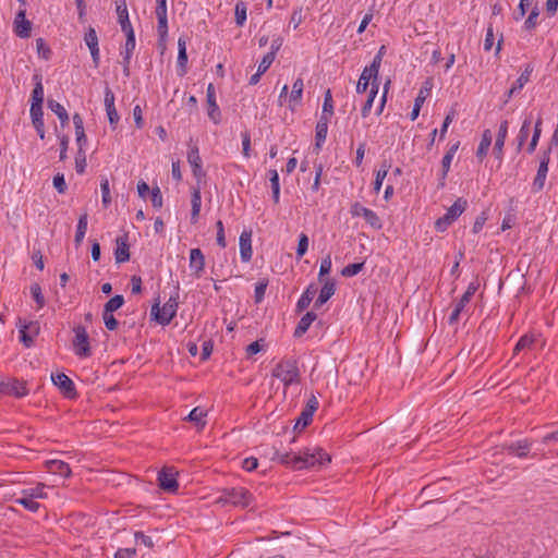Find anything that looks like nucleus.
Segmentation results:
<instances>
[{
  "label": "nucleus",
  "mask_w": 558,
  "mask_h": 558,
  "mask_svg": "<svg viewBox=\"0 0 558 558\" xmlns=\"http://www.w3.org/2000/svg\"><path fill=\"white\" fill-rule=\"evenodd\" d=\"M277 456L280 463L295 470L322 466L330 462L329 454L318 447L306 448L299 453L286 452Z\"/></svg>",
  "instance_id": "1"
},
{
  "label": "nucleus",
  "mask_w": 558,
  "mask_h": 558,
  "mask_svg": "<svg viewBox=\"0 0 558 558\" xmlns=\"http://www.w3.org/2000/svg\"><path fill=\"white\" fill-rule=\"evenodd\" d=\"M271 376L279 379L284 389L292 385L300 384L301 373L298 362L292 359L279 361L271 371Z\"/></svg>",
  "instance_id": "2"
},
{
  "label": "nucleus",
  "mask_w": 558,
  "mask_h": 558,
  "mask_svg": "<svg viewBox=\"0 0 558 558\" xmlns=\"http://www.w3.org/2000/svg\"><path fill=\"white\" fill-rule=\"evenodd\" d=\"M179 307V291L174 290L169 296L168 301L160 307V302L157 300L150 310L151 317L161 326H167L171 323L177 315Z\"/></svg>",
  "instance_id": "3"
},
{
  "label": "nucleus",
  "mask_w": 558,
  "mask_h": 558,
  "mask_svg": "<svg viewBox=\"0 0 558 558\" xmlns=\"http://www.w3.org/2000/svg\"><path fill=\"white\" fill-rule=\"evenodd\" d=\"M252 502L251 493L244 487L226 488L217 497L216 504L246 508Z\"/></svg>",
  "instance_id": "4"
},
{
  "label": "nucleus",
  "mask_w": 558,
  "mask_h": 558,
  "mask_svg": "<svg viewBox=\"0 0 558 558\" xmlns=\"http://www.w3.org/2000/svg\"><path fill=\"white\" fill-rule=\"evenodd\" d=\"M466 207L468 201L462 197L458 198L453 203V205L447 209L446 214L436 220L435 228L438 231L446 230L448 226H450L454 220H457L462 215Z\"/></svg>",
  "instance_id": "5"
},
{
  "label": "nucleus",
  "mask_w": 558,
  "mask_h": 558,
  "mask_svg": "<svg viewBox=\"0 0 558 558\" xmlns=\"http://www.w3.org/2000/svg\"><path fill=\"white\" fill-rule=\"evenodd\" d=\"M74 339H73V352L76 356L81 359H85L92 355V350L89 345V337L87 330L84 326L78 325L75 326L74 329Z\"/></svg>",
  "instance_id": "6"
},
{
  "label": "nucleus",
  "mask_w": 558,
  "mask_h": 558,
  "mask_svg": "<svg viewBox=\"0 0 558 558\" xmlns=\"http://www.w3.org/2000/svg\"><path fill=\"white\" fill-rule=\"evenodd\" d=\"M178 472L170 466H165L158 472L157 481L159 487L167 492L174 494L179 489Z\"/></svg>",
  "instance_id": "7"
},
{
  "label": "nucleus",
  "mask_w": 558,
  "mask_h": 558,
  "mask_svg": "<svg viewBox=\"0 0 558 558\" xmlns=\"http://www.w3.org/2000/svg\"><path fill=\"white\" fill-rule=\"evenodd\" d=\"M470 302L471 300L462 295L457 301H454L452 311L448 317V324L450 326L458 325L463 317L468 318L471 315Z\"/></svg>",
  "instance_id": "8"
},
{
  "label": "nucleus",
  "mask_w": 558,
  "mask_h": 558,
  "mask_svg": "<svg viewBox=\"0 0 558 558\" xmlns=\"http://www.w3.org/2000/svg\"><path fill=\"white\" fill-rule=\"evenodd\" d=\"M550 153H551L550 147H548L546 150L541 153L539 166H538L535 179L533 181V190L535 192H539L544 189L547 172H548V163L550 160Z\"/></svg>",
  "instance_id": "9"
},
{
  "label": "nucleus",
  "mask_w": 558,
  "mask_h": 558,
  "mask_svg": "<svg viewBox=\"0 0 558 558\" xmlns=\"http://www.w3.org/2000/svg\"><path fill=\"white\" fill-rule=\"evenodd\" d=\"M20 340L26 348H29L34 343V338L39 333L38 322H22L17 324Z\"/></svg>",
  "instance_id": "10"
},
{
  "label": "nucleus",
  "mask_w": 558,
  "mask_h": 558,
  "mask_svg": "<svg viewBox=\"0 0 558 558\" xmlns=\"http://www.w3.org/2000/svg\"><path fill=\"white\" fill-rule=\"evenodd\" d=\"M51 380L53 385L57 386L66 398H75V385L68 375H65L64 373L52 374Z\"/></svg>",
  "instance_id": "11"
},
{
  "label": "nucleus",
  "mask_w": 558,
  "mask_h": 558,
  "mask_svg": "<svg viewBox=\"0 0 558 558\" xmlns=\"http://www.w3.org/2000/svg\"><path fill=\"white\" fill-rule=\"evenodd\" d=\"M206 101H207V114L208 118L215 123L219 124L221 121V112L219 106L216 101V90L213 83L208 84L206 90Z\"/></svg>",
  "instance_id": "12"
},
{
  "label": "nucleus",
  "mask_w": 558,
  "mask_h": 558,
  "mask_svg": "<svg viewBox=\"0 0 558 558\" xmlns=\"http://www.w3.org/2000/svg\"><path fill=\"white\" fill-rule=\"evenodd\" d=\"M116 12L118 15V22L125 36H129L130 34L135 35L133 26L129 19L126 0H116Z\"/></svg>",
  "instance_id": "13"
},
{
  "label": "nucleus",
  "mask_w": 558,
  "mask_h": 558,
  "mask_svg": "<svg viewBox=\"0 0 558 558\" xmlns=\"http://www.w3.org/2000/svg\"><path fill=\"white\" fill-rule=\"evenodd\" d=\"M432 87H433V85L429 80H427L423 83V86L421 87V89L415 98L413 109L410 113V119L412 121L417 119L423 104L425 102L427 96L430 94Z\"/></svg>",
  "instance_id": "14"
},
{
  "label": "nucleus",
  "mask_w": 558,
  "mask_h": 558,
  "mask_svg": "<svg viewBox=\"0 0 558 558\" xmlns=\"http://www.w3.org/2000/svg\"><path fill=\"white\" fill-rule=\"evenodd\" d=\"M187 161L192 168L193 175L201 181L205 177V172L202 167V158L199 156L198 147L192 146L187 153Z\"/></svg>",
  "instance_id": "15"
},
{
  "label": "nucleus",
  "mask_w": 558,
  "mask_h": 558,
  "mask_svg": "<svg viewBox=\"0 0 558 558\" xmlns=\"http://www.w3.org/2000/svg\"><path fill=\"white\" fill-rule=\"evenodd\" d=\"M135 35H129L126 36V40H125V44H124V48L123 50L121 51V56H122V65H123V74L125 77H129L130 76V62H131V58H132V54H133V51L135 49Z\"/></svg>",
  "instance_id": "16"
},
{
  "label": "nucleus",
  "mask_w": 558,
  "mask_h": 558,
  "mask_svg": "<svg viewBox=\"0 0 558 558\" xmlns=\"http://www.w3.org/2000/svg\"><path fill=\"white\" fill-rule=\"evenodd\" d=\"M304 83L301 77L296 78L292 85V90L288 98V108L291 111H295L296 108L302 104Z\"/></svg>",
  "instance_id": "17"
},
{
  "label": "nucleus",
  "mask_w": 558,
  "mask_h": 558,
  "mask_svg": "<svg viewBox=\"0 0 558 558\" xmlns=\"http://www.w3.org/2000/svg\"><path fill=\"white\" fill-rule=\"evenodd\" d=\"M0 390L5 395L14 396L17 398L24 397L28 392L26 386L16 379L1 383Z\"/></svg>",
  "instance_id": "18"
},
{
  "label": "nucleus",
  "mask_w": 558,
  "mask_h": 558,
  "mask_svg": "<svg viewBox=\"0 0 558 558\" xmlns=\"http://www.w3.org/2000/svg\"><path fill=\"white\" fill-rule=\"evenodd\" d=\"M507 135H508V121L505 120L499 125L498 134H497L496 141H495V145H494V149H493L494 155L500 161L502 160V154H504L502 149H504V146H505V142H506Z\"/></svg>",
  "instance_id": "19"
},
{
  "label": "nucleus",
  "mask_w": 558,
  "mask_h": 558,
  "mask_svg": "<svg viewBox=\"0 0 558 558\" xmlns=\"http://www.w3.org/2000/svg\"><path fill=\"white\" fill-rule=\"evenodd\" d=\"M323 287L319 291L318 298L315 301V307H319L325 304L336 292V282L331 279H325L322 281Z\"/></svg>",
  "instance_id": "20"
},
{
  "label": "nucleus",
  "mask_w": 558,
  "mask_h": 558,
  "mask_svg": "<svg viewBox=\"0 0 558 558\" xmlns=\"http://www.w3.org/2000/svg\"><path fill=\"white\" fill-rule=\"evenodd\" d=\"M374 84L379 85L378 75L374 74L373 72H368V70L364 68L356 84V93L363 94L367 90L369 85L372 87Z\"/></svg>",
  "instance_id": "21"
},
{
  "label": "nucleus",
  "mask_w": 558,
  "mask_h": 558,
  "mask_svg": "<svg viewBox=\"0 0 558 558\" xmlns=\"http://www.w3.org/2000/svg\"><path fill=\"white\" fill-rule=\"evenodd\" d=\"M459 145L460 143L457 142L454 144H452L449 149L447 150V153L445 154V156L442 157V160H441V175H440V186H444L445 185V180H446V177L450 170V166H451V161L459 148Z\"/></svg>",
  "instance_id": "22"
},
{
  "label": "nucleus",
  "mask_w": 558,
  "mask_h": 558,
  "mask_svg": "<svg viewBox=\"0 0 558 558\" xmlns=\"http://www.w3.org/2000/svg\"><path fill=\"white\" fill-rule=\"evenodd\" d=\"M45 466L49 473L58 474L63 477H70L72 473L69 464L61 460H47Z\"/></svg>",
  "instance_id": "23"
},
{
  "label": "nucleus",
  "mask_w": 558,
  "mask_h": 558,
  "mask_svg": "<svg viewBox=\"0 0 558 558\" xmlns=\"http://www.w3.org/2000/svg\"><path fill=\"white\" fill-rule=\"evenodd\" d=\"M329 117L327 114H322L315 130V146L317 149L322 148L323 143L326 141L327 132H328V123Z\"/></svg>",
  "instance_id": "24"
},
{
  "label": "nucleus",
  "mask_w": 558,
  "mask_h": 558,
  "mask_svg": "<svg viewBox=\"0 0 558 558\" xmlns=\"http://www.w3.org/2000/svg\"><path fill=\"white\" fill-rule=\"evenodd\" d=\"M15 34L21 38H27L31 36L32 24L25 19V11H20L16 14L15 21Z\"/></svg>",
  "instance_id": "25"
},
{
  "label": "nucleus",
  "mask_w": 558,
  "mask_h": 558,
  "mask_svg": "<svg viewBox=\"0 0 558 558\" xmlns=\"http://www.w3.org/2000/svg\"><path fill=\"white\" fill-rule=\"evenodd\" d=\"M352 213L356 216L363 217L372 227H380V220L373 210L360 204H355L352 207Z\"/></svg>",
  "instance_id": "26"
},
{
  "label": "nucleus",
  "mask_w": 558,
  "mask_h": 558,
  "mask_svg": "<svg viewBox=\"0 0 558 558\" xmlns=\"http://www.w3.org/2000/svg\"><path fill=\"white\" fill-rule=\"evenodd\" d=\"M506 450L509 454L515 456L518 458H525L527 457L531 450V442H529L525 439L518 440L515 442L508 445Z\"/></svg>",
  "instance_id": "27"
},
{
  "label": "nucleus",
  "mask_w": 558,
  "mask_h": 558,
  "mask_svg": "<svg viewBox=\"0 0 558 558\" xmlns=\"http://www.w3.org/2000/svg\"><path fill=\"white\" fill-rule=\"evenodd\" d=\"M178 69L179 75L183 76L186 73L187 54H186V40L180 37L178 40Z\"/></svg>",
  "instance_id": "28"
},
{
  "label": "nucleus",
  "mask_w": 558,
  "mask_h": 558,
  "mask_svg": "<svg viewBox=\"0 0 558 558\" xmlns=\"http://www.w3.org/2000/svg\"><path fill=\"white\" fill-rule=\"evenodd\" d=\"M207 411L202 407L194 408L186 416V420L194 423L198 429L206 425Z\"/></svg>",
  "instance_id": "29"
},
{
  "label": "nucleus",
  "mask_w": 558,
  "mask_h": 558,
  "mask_svg": "<svg viewBox=\"0 0 558 558\" xmlns=\"http://www.w3.org/2000/svg\"><path fill=\"white\" fill-rule=\"evenodd\" d=\"M492 141H493V135H492L490 130H485L482 134V138H481L480 145L476 150V157L480 160H483V158L486 157L488 149L492 145Z\"/></svg>",
  "instance_id": "30"
},
{
  "label": "nucleus",
  "mask_w": 558,
  "mask_h": 558,
  "mask_svg": "<svg viewBox=\"0 0 558 558\" xmlns=\"http://www.w3.org/2000/svg\"><path fill=\"white\" fill-rule=\"evenodd\" d=\"M247 7L248 2L246 0H239L234 7V17L235 24L239 27H242L247 19Z\"/></svg>",
  "instance_id": "31"
},
{
  "label": "nucleus",
  "mask_w": 558,
  "mask_h": 558,
  "mask_svg": "<svg viewBox=\"0 0 558 558\" xmlns=\"http://www.w3.org/2000/svg\"><path fill=\"white\" fill-rule=\"evenodd\" d=\"M204 265L205 258L202 251L198 247L192 248L190 253V268L196 272H199L203 270Z\"/></svg>",
  "instance_id": "32"
},
{
  "label": "nucleus",
  "mask_w": 558,
  "mask_h": 558,
  "mask_svg": "<svg viewBox=\"0 0 558 558\" xmlns=\"http://www.w3.org/2000/svg\"><path fill=\"white\" fill-rule=\"evenodd\" d=\"M316 292H317V289L313 284H311L306 288V290L301 294V296L296 303V307L300 312L304 311L305 308L308 307V305L313 301Z\"/></svg>",
  "instance_id": "33"
},
{
  "label": "nucleus",
  "mask_w": 558,
  "mask_h": 558,
  "mask_svg": "<svg viewBox=\"0 0 558 558\" xmlns=\"http://www.w3.org/2000/svg\"><path fill=\"white\" fill-rule=\"evenodd\" d=\"M316 319V314H314L313 312H307L299 322L296 328H295V331H294V336L295 337H301L302 335H304L310 326L312 325V323Z\"/></svg>",
  "instance_id": "34"
},
{
  "label": "nucleus",
  "mask_w": 558,
  "mask_h": 558,
  "mask_svg": "<svg viewBox=\"0 0 558 558\" xmlns=\"http://www.w3.org/2000/svg\"><path fill=\"white\" fill-rule=\"evenodd\" d=\"M48 108L58 116L62 126L69 123V114L60 102L53 99H49Z\"/></svg>",
  "instance_id": "35"
},
{
  "label": "nucleus",
  "mask_w": 558,
  "mask_h": 558,
  "mask_svg": "<svg viewBox=\"0 0 558 558\" xmlns=\"http://www.w3.org/2000/svg\"><path fill=\"white\" fill-rule=\"evenodd\" d=\"M35 87L32 92V104L33 105H43L44 102V87L41 83V75H34Z\"/></svg>",
  "instance_id": "36"
},
{
  "label": "nucleus",
  "mask_w": 558,
  "mask_h": 558,
  "mask_svg": "<svg viewBox=\"0 0 558 558\" xmlns=\"http://www.w3.org/2000/svg\"><path fill=\"white\" fill-rule=\"evenodd\" d=\"M14 501L31 512H37L40 507V504L36 501V499L29 496H24V492H21V496L16 497Z\"/></svg>",
  "instance_id": "37"
},
{
  "label": "nucleus",
  "mask_w": 558,
  "mask_h": 558,
  "mask_svg": "<svg viewBox=\"0 0 558 558\" xmlns=\"http://www.w3.org/2000/svg\"><path fill=\"white\" fill-rule=\"evenodd\" d=\"M46 487L45 484L38 483L34 487L24 488L22 492H24V496H29L34 499H45L48 497Z\"/></svg>",
  "instance_id": "38"
},
{
  "label": "nucleus",
  "mask_w": 558,
  "mask_h": 558,
  "mask_svg": "<svg viewBox=\"0 0 558 558\" xmlns=\"http://www.w3.org/2000/svg\"><path fill=\"white\" fill-rule=\"evenodd\" d=\"M158 20L157 32L160 40H165L168 36V19L167 11L156 12Z\"/></svg>",
  "instance_id": "39"
},
{
  "label": "nucleus",
  "mask_w": 558,
  "mask_h": 558,
  "mask_svg": "<svg viewBox=\"0 0 558 558\" xmlns=\"http://www.w3.org/2000/svg\"><path fill=\"white\" fill-rule=\"evenodd\" d=\"M377 94H378V84H374V86L371 87L368 95H367V99L365 100V102L361 109V114L363 118H366L369 114L371 109L373 107L374 99L377 96Z\"/></svg>",
  "instance_id": "40"
},
{
  "label": "nucleus",
  "mask_w": 558,
  "mask_h": 558,
  "mask_svg": "<svg viewBox=\"0 0 558 558\" xmlns=\"http://www.w3.org/2000/svg\"><path fill=\"white\" fill-rule=\"evenodd\" d=\"M531 125H532V120L530 118H526L523 121L522 126H521V129L519 131V134L517 136V141H518L517 149L518 150H521L523 144L527 140V137L530 135V131H531Z\"/></svg>",
  "instance_id": "41"
},
{
  "label": "nucleus",
  "mask_w": 558,
  "mask_h": 558,
  "mask_svg": "<svg viewBox=\"0 0 558 558\" xmlns=\"http://www.w3.org/2000/svg\"><path fill=\"white\" fill-rule=\"evenodd\" d=\"M29 292H31L33 300L35 301V303L37 305V308L38 310L43 308L46 305V300L43 294L41 287L36 282L32 283L29 287Z\"/></svg>",
  "instance_id": "42"
},
{
  "label": "nucleus",
  "mask_w": 558,
  "mask_h": 558,
  "mask_svg": "<svg viewBox=\"0 0 558 558\" xmlns=\"http://www.w3.org/2000/svg\"><path fill=\"white\" fill-rule=\"evenodd\" d=\"M542 118H538L536 123H535V126H534V132H533V136H532V140L529 144V147H527V153L529 154H532L534 153L536 146H537V143H538V140L541 137V133H542Z\"/></svg>",
  "instance_id": "43"
},
{
  "label": "nucleus",
  "mask_w": 558,
  "mask_h": 558,
  "mask_svg": "<svg viewBox=\"0 0 558 558\" xmlns=\"http://www.w3.org/2000/svg\"><path fill=\"white\" fill-rule=\"evenodd\" d=\"M192 221H196L202 206V196L199 190H195L192 194Z\"/></svg>",
  "instance_id": "44"
},
{
  "label": "nucleus",
  "mask_w": 558,
  "mask_h": 558,
  "mask_svg": "<svg viewBox=\"0 0 558 558\" xmlns=\"http://www.w3.org/2000/svg\"><path fill=\"white\" fill-rule=\"evenodd\" d=\"M532 72L533 66L531 64H526L524 71L512 86H514L517 90L520 92L524 87V85L530 81Z\"/></svg>",
  "instance_id": "45"
},
{
  "label": "nucleus",
  "mask_w": 558,
  "mask_h": 558,
  "mask_svg": "<svg viewBox=\"0 0 558 558\" xmlns=\"http://www.w3.org/2000/svg\"><path fill=\"white\" fill-rule=\"evenodd\" d=\"M534 344V337L533 336H530V335H523L519 341L517 342L515 347H514V354L525 350V349H531L532 345Z\"/></svg>",
  "instance_id": "46"
},
{
  "label": "nucleus",
  "mask_w": 558,
  "mask_h": 558,
  "mask_svg": "<svg viewBox=\"0 0 558 558\" xmlns=\"http://www.w3.org/2000/svg\"><path fill=\"white\" fill-rule=\"evenodd\" d=\"M124 303V299L122 295L117 294L113 298H111L104 307V312L113 313L114 311L119 310Z\"/></svg>",
  "instance_id": "47"
},
{
  "label": "nucleus",
  "mask_w": 558,
  "mask_h": 558,
  "mask_svg": "<svg viewBox=\"0 0 558 558\" xmlns=\"http://www.w3.org/2000/svg\"><path fill=\"white\" fill-rule=\"evenodd\" d=\"M87 230V215H83L78 219L76 232H75V242L81 243L85 236Z\"/></svg>",
  "instance_id": "48"
},
{
  "label": "nucleus",
  "mask_w": 558,
  "mask_h": 558,
  "mask_svg": "<svg viewBox=\"0 0 558 558\" xmlns=\"http://www.w3.org/2000/svg\"><path fill=\"white\" fill-rule=\"evenodd\" d=\"M364 267V262L349 264L342 268L341 275L343 277L350 278L357 275Z\"/></svg>",
  "instance_id": "49"
},
{
  "label": "nucleus",
  "mask_w": 558,
  "mask_h": 558,
  "mask_svg": "<svg viewBox=\"0 0 558 558\" xmlns=\"http://www.w3.org/2000/svg\"><path fill=\"white\" fill-rule=\"evenodd\" d=\"M100 190L102 194V205L104 207H108L111 203V196H110V186H109V180L107 178H102L100 181Z\"/></svg>",
  "instance_id": "50"
},
{
  "label": "nucleus",
  "mask_w": 558,
  "mask_h": 558,
  "mask_svg": "<svg viewBox=\"0 0 558 558\" xmlns=\"http://www.w3.org/2000/svg\"><path fill=\"white\" fill-rule=\"evenodd\" d=\"M388 169H389V166H387L386 163H384L381 166V169H379L377 172H376V178H375V182H374V191L375 193H378L381 189V185H383V181L385 180V178L387 177V173H388Z\"/></svg>",
  "instance_id": "51"
},
{
  "label": "nucleus",
  "mask_w": 558,
  "mask_h": 558,
  "mask_svg": "<svg viewBox=\"0 0 558 558\" xmlns=\"http://www.w3.org/2000/svg\"><path fill=\"white\" fill-rule=\"evenodd\" d=\"M322 114H327L329 119L333 114V101L330 89H327L325 93Z\"/></svg>",
  "instance_id": "52"
},
{
  "label": "nucleus",
  "mask_w": 558,
  "mask_h": 558,
  "mask_svg": "<svg viewBox=\"0 0 558 558\" xmlns=\"http://www.w3.org/2000/svg\"><path fill=\"white\" fill-rule=\"evenodd\" d=\"M36 49L39 54L45 60H48L51 56L50 48L46 45L45 40L43 38L36 39Z\"/></svg>",
  "instance_id": "53"
},
{
  "label": "nucleus",
  "mask_w": 558,
  "mask_h": 558,
  "mask_svg": "<svg viewBox=\"0 0 558 558\" xmlns=\"http://www.w3.org/2000/svg\"><path fill=\"white\" fill-rule=\"evenodd\" d=\"M267 289V281L263 280L255 284L254 299L256 303H260L264 300L265 292Z\"/></svg>",
  "instance_id": "54"
},
{
  "label": "nucleus",
  "mask_w": 558,
  "mask_h": 558,
  "mask_svg": "<svg viewBox=\"0 0 558 558\" xmlns=\"http://www.w3.org/2000/svg\"><path fill=\"white\" fill-rule=\"evenodd\" d=\"M130 246H117L114 257L117 263H124L130 258Z\"/></svg>",
  "instance_id": "55"
},
{
  "label": "nucleus",
  "mask_w": 558,
  "mask_h": 558,
  "mask_svg": "<svg viewBox=\"0 0 558 558\" xmlns=\"http://www.w3.org/2000/svg\"><path fill=\"white\" fill-rule=\"evenodd\" d=\"M84 40L89 49L92 47L98 46V37L96 31L93 27H89L88 31L85 33Z\"/></svg>",
  "instance_id": "56"
},
{
  "label": "nucleus",
  "mask_w": 558,
  "mask_h": 558,
  "mask_svg": "<svg viewBox=\"0 0 558 558\" xmlns=\"http://www.w3.org/2000/svg\"><path fill=\"white\" fill-rule=\"evenodd\" d=\"M134 537L137 544L144 545L147 548H151L154 546L153 538L148 535H145L143 532H135Z\"/></svg>",
  "instance_id": "57"
},
{
  "label": "nucleus",
  "mask_w": 558,
  "mask_h": 558,
  "mask_svg": "<svg viewBox=\"0 0 558 558\" xmlns=\"http://www.w3.org/2000/svg\"><path fill=\"white\" fill-rule=\"evenodd\" d=\"M53 186L60 194L65 193L68 186L62 173H57L53 177Z\"/></svg>",
  "instance_id": "58"
},
{
  "label": "nucleus",
  "mask_w": 558,
  "mask_h": 558,
  "mask_svg": "<svg viewBox=\"0 0 558 558\" xmlns=\"http://www.w3.org/2000/svg\"><path fill=\"white\" fill-rule=\"evenodd\" d=\"M276 57L272 56V52H268L264 56V58L262 59L259 65H258V72L259 73H265L271 65V63L274 62Z\"/></svg>",
  "instance_id": "59"
},
{
  "label": "nucleus",
  "mask_w": 558,
  "mask_h": 558,
  "mask_svg": "<svg viewBox=\"0 0 558 558\" xmlns=\"http://www.w3.org/2000/svg\"><path fill=\"white\" fill-rule=\"evenodd\" d=\"M32 122L44 120L43 105H31L29 109Z\"/></svg>",
  "instance_id": "60"
},
{
  "label": "nucleus",
  "mask_w": 558,
  "mask_h": 558,
  "mask_svg": "<svg viewBox=\"0 0 558 558\" xmlns=\"http://www.w3.org/2000/svg\"><path fill=\"white\" fill-rule=\"evenodd\" d=\"M102 319L105 323V326L109 330H114L118 327V320L114 318L113 313H102Z\"/></svg>",
  "instance_id": "61"
},
{
  "label": "nucleus",
  "mask_w": 558,
  "mask_h": 558,
  "mask_svg": "<svg viewBox=\"0 0 558 558\" xmlns=\"http://www.w3.org/2000/svg\"><path fill=\"white\" fill-rule=\"evenodd\" d=\"M263 342H264V340L259 339V340H256V341L252 342L251 344H248L246 347V354H247V356H251V355H254V354H257V353L262 352L264 350Z\"/></svg>",
  "instance_id": "62"
},
{
  "label": "nucleus",
  "mask_w": 558,
  "mask_h": 558,
  "mask_svg": "<svg viewBox=\"0 0 558 558\" xmlns=\"http://www.w3.org/2000/svg\"><path fill=\"white\" fill-rule=\"evenodd\" d=\"M539 12H538V9L537 8H534L531 13L529 14L527 19L525 20L524 22V27L526 29H532L536 26V21H537V16H538Z\"/></svg>",
  "instance_id": "63"
},
{
  "label": "nucleus",
  "mask_w": 558,
  "mask_h": 558,
  "mask_svg": "<svg viewBox=\"0 0 558 558\" xmlns=\"http://www.w3.org/2000/svg\"><path fill=\"white\" fill-rule=\"evenodd\" d=\"M135 556V548H119L114 554V558H134Z\"/></svg>",
  "instance_id": "64"
}]
</instances>
